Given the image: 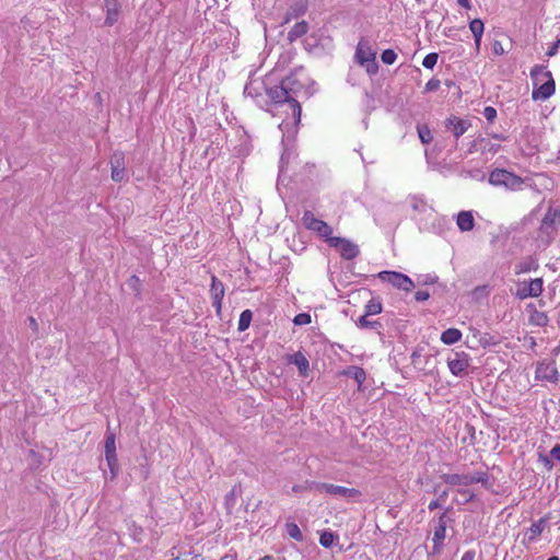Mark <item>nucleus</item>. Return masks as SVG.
I'll return each instance as SVG.
<instances>
[{"mask_svg":"<svg viewBox=\"0 0 560 560\" xmlns=\"http://www.w3.org/2000/svg\"><path fill=\"white\" fill-rule=\"evenodd\" d=\"M548 560H559L558 557H550Z\"/></svg>","mask_w":560,"mask_h":560,"instance_id":"obj_55","label":"nucleus"},{"mask_svg":"<svg viewBox=\"0 0 560 560\" xmlns=\"http://www.w3.org/2000/svg\"><path fill=\"white\" fill-rule=\"evenodd\" d=\"M559 372L553 363H541L536 369V377L551 383L559 381Z\"/></svg>","mask_w":560,"mask_h":560,"instance_id":"obj_16","label":"nucleus"},{"mask_svg":"<svg viewBox=\"0 0 560 560\" xmlns=\"http://www.w3.org/2000/svg\"><path fill=\"white\" fill-rule=\"evenodd\" d=\"M260 560H271V557L270 556H265L264 558H261Z\"/></svg>","mask_w":560,"mask_h":560,"instance_id":"obj_54","label":"nucleus"},{"mask_svg":"<svg viewBox=\"0 0 560 560\" xmlns=\"http://www.w3.org/2000/svg\"><path fill=\"white\" fill-rule=\"evenodd\" d=\"M447 365L453 375H462L469 365L468 355L464 352L455 353V357L448 359Z\"/></svg>","mask_w":560,"mask_h":560,"instance_id":"obj_15","label":"nucleus"},{"mask_svg":"<svg viewBox=\"0 0 560 560\" xmlns=\"http://www.w3.org/2000/svg\"><path fill=\"white\" fill-rule=\"evenodd\" d=\"M462 339V332L460 330L456 328H448L441 335V341L444 345H454Z\"/></svg>","mask_w":560,"mask_h":560,"instance_id":"obj_23","label":"nucleus"},{"mask_svg":"<svg viewBox=\"0 0 560 560\" xmlns=\"http://www.w3.org/2000/svg\"><path fill=\"white\" fill-rule=\"evenodd\" d=\"M542 284L544 281L541 278H536L530 281H520L516 284L514 294L520 300L538 298L542 293Z\"/></svg>","mask_w":560,"mask_h":560,"instance_id":"obj_7","label":"nucleus"},{"mask_svg":"<svg viewBox=\"0 0 560 560\" xmlns=\"http://www.w3.org/2000/svg\"><path fill=\"white\" fill-rule=\"evenodd\" d=\"M346 375L352 376L359 385H361L366 378L365 371L358 366L350 368L346 372Z\"/></svg>","mask_w":560,"mask_h":560,"instance_id":"obj_27","label":"nucleus"},{"mask_svg":"<svg viewBox=\"0 0 560 560\" xmlns=\"http://www.w3.org/2000/svg\"><path fill=\"white\" fill-rule=\"evenodd\" d=\"M530 77L538 81L539 77H544L547 79L545 83H542L539 88L534 89L532 93L533 100H541L545 101L549 98L555 93V80L552 79L550 71H545L542 66H535L530 71Z\"/></svg>","mask_w":560,"mask_h":560,"instance_id":"obj_2","label":"nucleus"},{"mask_svg":"<svg viewBox=\"0 0 560 560\" xmlns=\"http://www.w3.org/2000/svg\"><path fill=\"white\" fill-rule=\"evenodd\" d=\"M489 183L493 186H504L509 189H520L523 179L506 170L495 168L489 175Z\"/></svg>","mask_w":560,"mask_h":560,"instance_id":"obj_3","label":"nucleus"},{"mask_svg":"<svg viewBox=\"0 0 560 560\" xmlns=\"http://www.w3.org/2000/svg\"><path fill=\"white\" fill-rule=\"evenodd\" d=\"M302 222L307 230L316 232L319 236L324 237L329 243L332 238V229L323 220L315 218L312 211H305L302 217Z\"/></svg>","mask_w":560,"mask_h":560,"instance_id":"obj_6","label":"nucleus"},{"mask_svg":"<svg viewBox=\"0 0 560 560\" xmlns=\"http://www.w3.org/2000/svg\"><path fill=\"white\" fill-rule=\"evenodd\" d=\"M446 497H447V491H443L438 499H440V501H443Z\"/></svg>","mask_w":560,"mask_h":560,"instance_id":"obj_52","label":"nucleus"},{"mask_svg":"<svg viewBox=\"0 0 560 560\" xmlns=\"http://www.w3.org/2000/svg\"><path fill=\"white\" fill-rule=\"evenodd\" d=\"M443 480L451 486H468L472 483V479H470V475H443Z\"/></svg>","mask_w":560,"mask_h":560,"instance_id":"obj_22","label":"nucleus"},{"mask_svg":"<svg viewBox=\"0 0 560 560\" xmlns=\"http://www.w3.org/2000/svg\"><path fill=\"white\" fill-rule=\"evenodd\" d=\"M457 3L465 8V9H469L470 8V1L469 0H457Z\"/></svg>","mask_w":560,"mask_h":560,"instance_id":"obj_47","label":"nucleus"},{"mask_svg":"<svg viewBox=\"0 0 560 560\" xmlns=\"http://www.w3.org/2000/svg\"><path fill=\"white\" fill-rule=\"evenodd\" d=\"M457 225L462 232H468L474 229L475 220L470 211H460L457 215Z\"/></svg>","mask_w":560,"mask_h":560,"instance_id":"obj_20","label":"nucleus"},{"mask_svg":"<svg viewBox=\"0 0 560 560\" xmlns=\"http://www.w3.org/2000/svg\"><path fill=\"white\" fill-rule=\"evenodd\" d=\"M475 557L476 552L474 550H468L463 555L462 560H475Z\"/></svg>","mask_w":560,"mask_h":560,"instance_id":"obj_45","label":"nucleus"},{"mask_svg":"<svg viewBox=\"0 0 560 560\" xmlns=\"http://www.w3.org/2000/svg\"><path fill=\"white\" fill-rule=\"evenodd\" d=\"M560 47V38L557 39V42L550 47V49L547 51V56L552 57L557 54L558 49Z\"/></svg>","mask_w":560,"mask_h":560,"instance_id":"obj_43","label":"nucleus"},{"mask_svg":"<svg viewBox=\"0 0 560 560\" xmlns=\"http://www.w3.org/2000/svg\"><path fill=\"white\" fill-rule=\"evenodd\" d=\"M307 10V3L305 0H296L289 9L284 22L288 23L291 19L303 15Z\"/></svg>","mask_w":560,"mask_h":560,"instance_id":"obj_21","label":"nucleus"},{"mask_svg":"<svg viewBox=\"0 0 560 560\" xmlns=\"http://www.w3.org/2000/svg\"><path fill=\"white\" fill-rule=\"evenodd\" d=\"M483 116L487 120L492 121L497 117V110L493 107L488 106L483 110Z\"/></svg>","mask_w":560,"mask_h":560,"instance_id":"obj_39","label":"nucleus"},{"mask_svg":"<svg viewBox=\"0 0 560 560\" xmlns=\"http://www.w3.org/2000/svg\"><path fill=\"white\" fill-rule=\"evenodd\" d=\"M369 315L364 314L363 316L360 317L359 319V325L360 327L362 328H368V327H372L374 324H376L375 322H370L366 319Z\"/></svg>","mask_w":560,"mask_h":560,"instance_id":"obj_40","label":"nucleus"},{"mask_svg":"<svg viewBox=\"0 0 560 560\" xmlns=\"http://www.w3.org/2000/svg\"><path fill=\"white\" fill-rule=\"evenodd\" d=\"M445 536H446V513L444 512L440 515L438 525L434 527L433 547H432L430 555L436 556L441 552Z\"/></svg>","mask_w":560,"mask_h":560,"instance_id":"obj_11","label":"nucleus"},{"mask_svg":"<svg viewBox=\"0 0 560 560\" xmlns=\"http://www.w3.org/2000/svg\"><path fill=\"white\" fill-rule=\"evenodd\" d=\"M429 298H430V294H429V292H428V291H418V292H416V294H415V299H416V301H418V302L427 301Z\"/></svg>","mask_w":560,"mask_h":560,"instance_id":"obj_42","label":"nucleus"},{"mask_svg":"<svg viewBox=\"0 0 560 560\" xmlns=\"http://www.w3.org/2000/svg\"><path fill=\"white\" fill-rule=\"evenodd\" d=\"M308 31V24L305 21L298 22L291 31L288 33V39L290 42H294L295 39L300 38L304 34H306Z\"/></svg>","mask_w":560,"mask_h":560,"instance_id":"obj_25","label":"nucleus"},{"mask_svg":"<svg viewBox=\"0 0 560 560\" xmlns=\"http://www.w3.org/2000/svg\"><path fill=\"white\" fill-rule=\"evenodd\" d=\"M382 61L386 65H393L396 61L397 55L393 49H386L382 52Z\"/></svg>","mask_w":560,"mask_h":560,"instance_id":"obj_34","label":"nucleus"},{"mask_svg":"<svg viewBox=\"0 0 560 560\" xmlns=\"http://www.w3.org/2000/svg\"><path fill=\"white\" fill-rule=\"evenodd\" d=\"M440 506H441V501H440V499H436V500H433V501L430 502L429 510L433 511V510H435V509H438Z\"/></svg>","mask_w":560,"mask_h":560,"instance_id":"obj_46","label":"nucleus"},{"mask_svg":"<svg viewBox=\"0 0 560 560\" xmlns=\"http://www.w3.org/2000/svg\"><path fill=\"white\" fill-rule=\"evenodd\" d=\"M104 7L106 10L105 25L112 26L118 20L119 4L117 0H104Z\"/></svg>","mask_w":560,"mask_h":560,"instance_id":"obj_18","label":"nucleus"},{"mask_svg":"<svg viewBox=\"0 0 560 560\" xmlns=\"http://www.w3.org/2000/svg\"><path fill=\"white\" fill-rule=\"evenodd\" d=\"M417 131L422 143L428 144L432 141L433 137L428 126L418 125Z\"/></svg>","mask_w":560,"mask_h":560,"instance_id":"obj_28","label":"nucleus"},{"mask_svg":"<svg viewBox=\"0 0 560 560\" xmlns=\"http://www.w3.org/2000/svg\"><path fill=\"white\" fill-rule=\"evenodd\" d=\"M446 127L452 128L453 135L458 139L470 127L469 120L452 116L446 120Z\"/></svg>","mask_w":560,"mask_h":560,"instance_id":"obj_17","label":"nucleus"},{"mask_svg":"<svg viewBox=\"0 0 560 560\" xmlns=\"http://www.w3.org/2000/svg\"><path fill=\"white\" fill-rule=\"evenodd\" d=\"M334 540H335V535L330 532H324V533H322V535L319 537V542L325 548L331 547L334 544Z\"/></svg>","mask_w":560,"mask_h":560,"instance_id":"obj_31","label":"nucleus"},{"mask_svg":"<svg viewBox=\"0 0 560 560\" xmlns=\"http://www.w3.org/2000/svg\"><path fill=\"white\" fill-rule=\"evenodd\" d=\"M105 458L110 470V478L114 479L118 472V459L116 455L115 434L113 432L106 433Z\"/></svg>","mask_w":560,"mask_h":560,"instance_id":"obj_9","label":"nucleus"},{"mask_svg":"<svg viewBox=\"0 0 560 560\" xmlns=\"http://www.w3.org/2000/svg\"><path fill=\"white\" fill-rule=\"evenodd\" d=\"M440 86V81L436 80V79H431L427 84H425V90L427 91H435L438 90Z\"/></svg>","mask_w":560,"mask_h":560,"instance_id":"obj_41","label":"nucleus"},{"mask_svg":"<svg viewBox=\"0 0 560 560\" xmlns=\"http://www.w3.org/2000/svg\"><path fill=\"white\" fill-rule=\"evenodd\" d=\"M545 527V520H539L538 522L532 524L529 532H530V538H535L536 536L540 535Z\"/></svg>","mask_w":560,"mask_h":560,"instance_id":"obj_32","label":"nucleus"},{"mask_svg":"<svg viewBox=\"0 0 560 560\" xmlns=\"http://www.w3.org/2000/svg\"><path fill=\"white\" fill-rule=\"evenodd\" d=\"M329 246L336 248L345 259H353L359 255V247L349 240L341 237L329 238Z\"/></svg>","mask_w":560,"mask_h":560,"instance_id":"obj_10","label":"nucleus"},{"mask_svg":"<svg viewBox=\"0 0 560 560\" xmlns=\"http://www.w3.org/2000/svg\"><path fill=\"white\" fill-rule=\"evenodd\" d=\"M491 49H492V52L493 55L495 56H501L505 52V49L502 45V42L499 40V39H493L492 43H491Z\"/></svg>","mask_w":560,"mask_h":560,"instance_id":"obj_37","label":"nucleus"},{"mask_svg":"<svg viewBox=\"0 0 560 560\" xmlns=\"http://www.w3.org/2000/svg\"><path fill=\"white\" fill-rule=\"evenodd\" d=\"M536 267L537 266L534 264V261L521 262L516 266V273L528 272L532 269H536Z\"/></svg>","mask_w":560,"mask_h":560,"instance_id":"obj_35","label":"nucleus"},{"mask_svg":"<svg viewBox=\"0 0 560 560\" xmlns=\"http://www.w3.org/2000/svg\"><path fill=\"white\" fill-rule=\"evenodd\" d=\"M302 88L294 78H284L279 85L267 89L266 93L270 100L268 112L272 116H277L280 109L288 107L291 109L292 121L296 126L301 120V105L295 98L296 92Z\"/></svg>","mask_w":560,"mask_h":560,"instance_id":"obj_1","label":"nucleus"},{"mask_svg":"<svg viewBox=\"0 0 560 560\" xmlns=\"http://www.w3.org/2000/svg\"><path fill=\"white\" fill-rule=\"evenodd\" d=\"M30 326L33 328V329H37V322L34 317H30Z\"/></svg>","mask_w":560,"mask_h":560,"instance_id":"obj_50","label":"nucleus"},{"mask_svg":"<svg viewBox=\"0 0 560 560\" xmlns=\"http://www.w3.org/2000/svg\"><path fill=\"white\" fill-rule=\"evenodd\" d=\"M285 529H287V534L298 540V541H302L303 540V535H302V532L301 529L299 528V526L295 524V523H287L285 524Z\"/></svg>","mask_w":560,"mask_h":560,"instance_id":"obj_29","label":"nucleus"},{"mask_svg":"<svg viewBox=\"0 0 560 560\" xmlns=\"http://www.w3.org/2000/svg\"><path fill=\"white\" fill-rule=\"evenodd\" d=\"M234 498V490H232L228 495H226V502H229L230 500H233Z\"/></svg>","mask_w":560,"mask_h":560,"instance_id":"obj_51","label":"nucleus"},{"mask_svg":"<svg viewBox=\"0 0 560 560\" xmlns=\"http://www.w3.org/2000/svg\"><path fill=\"white\" fill-rule=\"evenodd\" d=\"M382 312V305L378 301L371 300L365 306L366 315H376Z\"/></svg>","mask_w":560,"mask_h":560,"instance_id":"obj_30","label":"nucleus"},{"mask_svg":"<svg viewBox=\"0 0 560 560\" xmlns=\"http://www.w3.org/2000/svg\"><path fill=\"white\" fill-rule=\"evenodd\" d=\"M470 479H472V483L475 482H481L485 480L483 475L480 476H470Z\"/></svg>","mask_w":560,"mask_h":560,"instance_id":"obj_48","label":"nucleus"},{"mask_svg":"<svg viewBox=\"0 0 560 560\" xmlns=\"http://www.w3.org/2000/svg\"><path fill=\"white\" fill-rule=\"evenodd\" d=\"M559 223L560 211L558 209L549 208L541 221L540 231L547 235H550L556 231Z\"/></svg>","mask_w":560,"mask_h":560,"instance_id":"obj_13","label":"nucleus"},{"mask_svg":"<svg viewBox=\"0 0 560 560\" xmlns=\"http://www.w3.org/2000/svg\"><path fill=\"white\" fill-rule=\"evenodd\" d=\"M112 179L121 182L126 177L125 155L121 152H115L110 158Z\"/></svg>","mask_w":560,"mask_h":560,"instance_id":"obj_12","label":"nucleus"},{"mask_svg":"<svg viewBox=\"0 0 560 560\" xmlns=\"http://www.w3.org/2000/svg\"><path fill=\"white\" fill-rule=\"evenodd\" d=\"M293 323L299 326L307 325L311 323V315L306 313H300L294 317Z\"/></svg>","mask_w":560,"mask_h":560,"instance_id":"obj_36","label":"nucleus"},{"mask_svg":"<svg viewBox=\"0 0 560 560\" xmlns=\"http://www.w3.org/2000/svg\"><path fill=\"white\" fill-rule=\"evenodd\" d=\"M378 278L406 292L411 291L415 287L412 280L408 276L396 271H381L378 273Z\"/></svg>","mask_w":560,"mask_h":560,"instance_id":"obj_8","label":"nucleus"},{"mask_svg":"<svg viewBox=\"0 0 560 560\" xmlns=\"http://www.w3.org/2000/svg\"><path fill=\"white\" fill-rule=\"evenodd\" d=\"M544 463H545L546 466H549V468H551L552 464H551L549 458H547V457L544 458Z\"/></svg>","mask_w":560,"mask_h":560,"instance_id":"obj_53","label":"nucleus"},{"mask_svg":"<svg viewBox=\"0 0 560 560\" xmlns=\"http://www.w3.org/2000/svg\"><path fill=\"white\" fill-rule=\"evenodd\" d=\"M304 489H310V485H308L307 487H304V486H294V487L292 488V490H293L294 492H300V491H302V490H304Z\"/></svg>","mask_w":560,"mask_h":560,"instance_id":"obj_49","label":"nucleus"},{"mask_svg":"<svg viewBox=\"0 0 560 560\" xmlns=\"http://www.w3.org/2000/svg\"><path fill=\"white\" fill-rule=\"evenodd\" d=\"M277 116L283 117L282 121L285 122L287 125H294L292 121L291 109H289L288 107L281 108L280 113Z\"/></svg>","mask_w":560,"mask_h":560,"instance_id":"obj_38","label":"nucleus"},{"mask_svg":"<svg viewBox=\"0 0 560 560\" xmlns=\"http://www.w3.org/2000/svg\"><path fill=\"white\" fill-rule=\"evenodd\" d=\"M310 490L347 499L357 498L360 495V491L354 488H346L326 482H312L310 483Z\"/></svg>","mask_w":560,"mask_h":560,"instance_id":"obj_4","label":"nucleus"},{"mask_svg":"<svg viewBox=\"0 0 560 560\" xmlns=\"http://www.w3.org/2000/svg\"><path fill=\"white\" fill-rule=\"evenodd\" d=\"M469 28L475 37L476 47L478 49L483 34V22L479 19H475L469 23Z\"/></svg>","mask_w":560,"mask_h":560,"instance_id":"obj_24","label":"nucleus"},{"mask_svg":"<svg viewBox=\"0 0 560 560\" xmlns=\"http://www.w3.org/2000/svg\"><path fill=\"white\" fill-rule=\"evenodd\" d=\"M288 361L298 366L299 372L303 376H307L310 371V363L306 357L302 352H295L294 354L288 355Z\"/></svg>","mask_w":560,"mask_h":560,"instance_id":"obj_19","label":"nucleus"},{"mask_svg":"<svg viewBox=\"0 0 560 560\" xmlns=\"http://www.w3.org/2000/svg\"><path fill=\"white\" fill-rule=\"evenodd\" d=\"M438 58V54L431 52L423 58L422 66L427 69H432L436 65Z\"/></svg>","mask_w":560,"mask_h":560,"instance_id":"obj_33","label":"nucleus"},{"mask_svg":"<svg viewBox=\"0 0 560 560\" xmlns=\"http://www.w3.org/2000/svg\"><path fill=\"white\" fill-rule=\"evenodd\" d=\"M224 292L223 283L218 280L215 276H212L210 295L212 299V306L215 308L218 315L221 313Z\"/></svg>","mask_w":560,"mask_h":560,"instance_id":"obj_14","label":"nucleus"},{"mask_svg":"<svg viewBox=\"0 0 560 560\" xmlns=\"http://www.w3.org/2000/svg\"><path fill=\"white\" fill-rule=\"evenodd\" d=\"M550 455L560 462V444H557L556 446L552 447V450L550 451Z\"/></svg>","mask_w":560,"mask_h":560,"instance_id":"obj_44","label":"nucleus"},{"mask_svg":"<svg viewBox=\"0 0 560 560\" xmlns=\"http://www.w3.org/2000/svg\"><path fill=\"white\" fill-rule=\"evenodd\" d=\"M252 318L253 313L249 310L243 311L238 319V330L245 331L249 327Z\"/></svg>","mask_w":560,"mask_h":560,"instance_id":"obj_26","label":"nucleus"},{"mask_svg":"<svg viewBox=\"0 0 560 560\" xmlns=\"http://www.w3.org/2000/svg\"><path fill=\"white\" fill-rule=\"evenodd\" d=\"M355 59L362 67H365L366 71L370 74H374L377 71L375 52L372 50V48L366 42H359L355 51Z\"/></svg>","mask_w":560,"mask_h":560,"instance_id":"obj_5","label":"nucleus"}]
</instances>
